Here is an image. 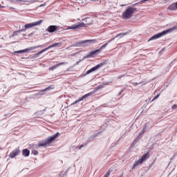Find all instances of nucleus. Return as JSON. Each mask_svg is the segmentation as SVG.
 I'll use <instances>...</instances> for the list:
<instances>
[{"label":"nucleus","mask_w":177,"mask_h":177,"mask_svg":"<svg viewBox=\"0 0 177 177\" xmlns=\"http://www.w3.org/2000/svg\"><path fill=\"white\" fill-rule=\"evenodd\" d=\"M149 153H147L145 154H144L140 158H139L138 160H136L133 167H132V169H135V168H136V167H138V165H140V164L143 163V161H146V160H147V158H149Z\"/></svg>","instance_id":"4"},{"label":"nucleus","mask_w":177,"mask_h":177,"mask_svg":"<svg viewBox=\"0 0 177 177\" xmlns=\"http://www.w3.org/2000/svg\"><path fill=\"white\" fill-rule=\"evenodd\" d=\"M101 133H102V131H100L91 135L88 139V142H91V140H93V139L97 138V136H99V135H100Z\"/></svg>","instance_id":"16"},{"label":"nucleus","mask_w":177,"mask_h":177,"mask_svg":"<svg viewBox=\"0 0 177 177\" xmlns=\"http://www.w3.org/2000/svg\"><path fill=\"white\" fill-rule=\"evenodd\" d=\"M80 62H81V60H80L79 62H77V64H80Z\"/></svg>","instance_id":"36"},{"label":"nucleus","mask_w":177,"mask_h":177,"mask_svg":"<svg viewBox=\"0 0 177 177\" xmlns=\"http://www.w3.org/2000/svg\"><path fill=\"white\" fill-rule=\"evenodd\" d=\"M136 12V8L133 7H129L123 13H122V17L123 19H131L132 16L133 15V13Z\"/></svg>","instance_id":"3"},{"label":"nucleus","mask_w":177,"mask_h":177,"mask_svg":"<svg viewBox=\"0 0 177 177\" xmlns=\"http://www.w3.org/2000/svg\"><path fill=\"white\" fill-rule=\"evenodd\" d=\"M111 171H108L106 174L104 176V177H109L110 176Z\"/></svg>","instance_id":"28"},{"label":"nucleus","mask_w":177,"mask_h":177,"mask_svg":"<svg viewBox=\"0 0 177 177\" xmlns=\"http://www.w3.org/2000/svg\"><path fill=\"white\" fill-rule=\"evenodd\" d=\"M32 154H34V156H37V154L39 153L38 151L37 150H32Z\"/></svg>","instance_id":"25"},{"label":"nucleus","mask_w":177,"mask_h":177,"mask_svg":"<svg viewBox=\"0 0 177 177\" xmlns=\"http://www.w3.org/2000/svg\"><path fill=\"white\" fill-rule=\"evenodd\" d=\"M176 108H177V104H174V105L171 106L172 110H175Z\"/></svg>","instance_id":"30"},{"label":"nucleus","mask_w":177,"mask_h":177,"mask_svg":"<svg viewBox=\"0 0 177 177\" xmlns=\"http://www.w3.org/2000/svg\"><path fill=\"white\" fill-rule=\"evenodd\" d=\"M104 63L98 64L95 66H93V68H91V69L87 71L86 72V74H91V73H93V71H96V70H99V68H100V67H102V66H104Z\"/></svg>","instance_id":"9"},{"label":"nucleus","mask_w":177,"mask_h":177,"mask_svg":"<svg viewBox=\"0 0 177 177\" xmlns=\"http://www.w3.org/2000/svg\"><path fill=\"white\" fill-rule=\"evenodd\" d=\"M97 41L96 39H87V40H83L78 42L80 45H84L85 44H96Z\"/></svg>","instance_id":"12"},{"label":"nucleus","mask_w":177,"mask_h":177,"mask_svg":"<svg viewBox=\"0 0 177 177\" xmlns=\"http://www.w3.org/2000/svg\"><path fill=\"white\" fill-rule=\"evenodd\" d=\"M125 35H128V32L119 33L115 36V38H122V37H125Z\"/></svg>","instance_id":"20"},{"label":"nucleus","mask_w":177,"mask_h":177,"mask_svg":"<svg viewBox=\"0 0 177 177\" xmlns=\"http://www.w3.org/2000/svg\"><path fill=\"white\" fill-rule=\"evenodd\" d=\"M121 6H127L126 4H122Z\"/></svg>","instance_id":"35"},{"label":"nucleus","mask_w":177,"mask_h":177,"mask_svg":"<svg viewBox=\"0 0 177 177\" xmlns=\"http://www.w3.org/2000/svg\"><path fill=\"white\" fill-rule=\"evenodd\" d=\"M20 153V148L18 147L15 149H14L10 153V158H15L16 156H19V153Z\"/></svg>","instance_id":"11"},{"label":"nucleus","mask_w":177,"mask_h":177,"mask_svg":"<svg viewBox=\"0 0 177 177\" xmlns=\"http://www.w3.org/2000/svg\"><path fill=\"white\" fill-rule=\"evenodd\" d=\"M59 30V26H55V25H51L49 26L47 28V30L48 32H55V31H57Z\"/></svg>","instance_id":"13"},{"label":"nucleus","mask_w":177,"mask_h":177,"mask_svg":"<svg viewBox=\"0 0 177 177\" xmlns=\"http://www.w3.org/2000/svg\"><path fill=\"white\" fill-rule=\"evenodd\" d=\"M167 9L168 10H177V1L169 6Z\"/></svg>","instance_id":"14"},{"label":"nucleus","mask_w":177,"mask_h":177,"mask_svg":"<svg viewBox=\"0 0 177 177\" xmlns=\"http://www.w3.org/2000/svg\"><path fill=\"white\" fill-rule=\"evenodd\" d=\"M0 8H2V6H1V4H0Z\"/></svg>","instance_id":"38"},{"label":"nucleus","mask_w":177,"mask_h":177,"mask_svg":"<svg viewBox=\"0 0 177 177\" xmlns=\"http://www.w3.org/2000/svg\"><path fill=\"white\" fill-rule=\"evenodd\" d=\"M42 23V20H39L32 23L27 24L24 26V28L21 29L19 31H23L24 32L26 30L32 28V27H35L37 26H39Z\"/></svg>","instance_id":"5"},{"label":"nucleus","mask_w":177,"mask_h":177,"mask_svg":"<svg viewBox=\"0 0 177 177\" xmlns=\"http://www.w3.org/2000/svg\"><path fill=\"white\" fill-rule=\"evenodd\" d=\"M88 20H91V19H90V18H86V19H84V21H85L86 23H88Z\"/></svg>","instance_id":"32"},{"label":"nucleus","mask_w":177,"mask_h":177,"mask_svg":"<svg viewBox=\"0 0 177 177\" xmlns=\"http://www.w3.org/2000/svg\"><path fill=\"white\" fill-rule=\"evenodd\" d=\"M146 131H147V124H145L144 127H143V128H142V129L140 131V132L139 133V134H138V138L140 137V136H142V135H143V133H145V132H146Z\"/></svg>","instance_id":"18"},{"label":"nucleus","mask_w":177,"mask_h":177,"mask_svg":"<svg viewBox=\"0 0 177 177\" xmlns=\"http://www.w3.org/2000/svg\"><path fill=\"white\" fill-rule=\"evenodd\" d=\"M22 155L24 156V157H28V156H30V150H28V149H23Z\"/></svg>","instance_id":"17"},{"label":"nucleus","mask_w":177,"mask_h":177,"mask_svg":"<svg viewBox=\"0 0 177 177\" xmlns=\"http://www.w3.org/2000/svg\"><path fill=\"white\" fill-rule=\"evenodd\" d=\"M109 45V43H106L104 45H102L99 49L93 50L90 53L89 55H88V57H91V56H93V55H96V53H99V52H102V49H104Z\"/></svg>","instance_id":"8"},{"label":"nucleus","mask_w":177,"mask_h":177,"mask_svg":"<svg viewBox=\"0 0 177 177\" xmlns=\"http://www.w3.org/2000/svg\"><path fill=\"white\" fill-rule=\"evenodd\" d=\"M115 39V37H113L112 39H111L108 42L107 44H110V42L114 41Z\"/></svg>","instance_id":"31"},{"label":"nucleus","mask_w":177,"mask_h":177,"mask_svg":"<svg viewBox=\"0 0 177 177\" xmlns=\"http://www.w3.org/2000/svg\"><path fill=\"white\" fill-rule=\"evenodd\" d=\"M122 77H125V75H121L118 76V78H122Z\"/></svg>","instance_id":"33"},{"label":"nucleus","mask_w":177,"mask_h":177,"mask_svg":"<svg viewBox=\"0 0 177 177\" xmlns=\"http://www.w3.org/2000/svg\"><path fill=\"white\" fill-rule=\"evenodd\" d=\"M82 147H84V145H81L79 147V149L81 150V149H82Z\"/></svg>","instance_id":"34"},{"label":"nucleus","mask_w":177,"mask_h":177,"mask_svg":"<svg viewBox=\"0 0 177 177\" xmlns=\"http://www.w3.org/2000/svg\"><path fill=\"white\" fill-rule=\"evenodd\" d=\"M19 32H23V31H20V30H17V31L13 32L12 35L15 37V35H17V34H19Z\"/></svg>","instance_id":"24"},{"label":"nucleus","mask_w":177,"mask_h":177,"mask_svg":"<svg viewBox=\"0 0 177 177\" xmlns=\"http://www.w3.org/2000/svg\"><path fill=\"white\" fill-rule=\"evenodd\" d=\"M174 30H177V26H174L173 28L165 30L159 33H157L152 36L148 41H153V39H158V38H161V37H164V35H167L169 32H172Z\"/></svg>","instance_id":"2"},{"label":"nucleus","mask_w":177,"mask_h":177,"mask_svg":"<svg viewBox=\"0 0 177 177\" xmlns=\"http://www.w3.org/2000/svg\"><path fill=\"white\" fill-rule=\"evenodd\" d=\"M60 46H62V43H55L46 48V49H47V50H49V49H51V48H60Z\"/></svg>","instance_id":"15"},{"label":"nucleus","mask_w":177,"mask_h":177,"mask_svg":"<svg viewBox=\"0 0 177 177\" xmlns=\"http://www.w3.org/2000/svg\"><path fill=\"white\" fill-rule=\"evenodd\" d=\"M92 93H93L91 92L87 94H85L84 95H83L82 97H81L80 98L75 101L73 103H72V105L77 104V103H80V102H82V100H84V99H86V97H89V96H92Z\"/></svg>","instance_id":"10"},{"label":"nucleus","mask_w":177,"mask_h":177,"mask_svg":"<svg viewBox=\"0 0 177 177\" xmlns=\"http://www.w3.org/2000/svg\"><path fill=\"white\" fill-rule=\"evenodd\" d=\"M12 2H26V0H12Z\"/></svg>","instance_id":"26"},{"label":"nucleus","mask_w":177,"mask_h":177,"mask_svg":"<svg viewBox=\"0 0 177 177\" xmlns=\"http://www.w3.org/2000/svg\"><path fill=\"white\" fill-rule=\"evenodd\" d=\"M46 50H48V48H44L43 50L35 54L34 57H39V55H42V53H44V52H46Z\"/></svg>","instance_id":"19"},{"label":"nucleus","mask_w":177,"mask_h":177,"mask_svg":"<svg viewBox=\"0 0 177 177\" xmlns=\"http://www.w3.org/2000/svg\"><path fill=\"white\" fill-rule=\"evenodd\" d=\"M86 26H91V23L84 24V22L77 23L68 27L70 30H75L77 28H81L82 27H86Z\"/></svg>","instance_id":"6"},{"label":"nucleus","mask_w":177,"mask_h":177,"mask_svg":"<svg viewBox=\"0 0 177 177\" xmlns=\"http://www.w3.org/2000/svg\"><path fill=\"white\" fill-rule=\"evenodd\" d=\"M121 93H122V91H120V94H119V95H121Z\"/></svg>","instance_id":"37"},{"label":"nucleus","mask_w":177,"mask_h":177,"mask_svg":"<svg viewBox=\"0 0 177 177\" xmlns=\"http://www.w3.org/2000/svg\"><path fill=\"white\" fill-rule=\"evenodd\" d=\"M139 142V139L136 138V140H133V143L131 144V147H134L135 145Z\"/></svg>","instance_id":"23"},{"label":"nucleus","mask_w":177,"mask_h":177,"mask_svg":"<svg viewBox=\"0 0 177 177\" xmlns=\"http://www.w3.org/2000/svg\"><path fill=\"white\" fill-rule=\"evenodd\" d=\"M158 97H160V94H158L156 97H154L153 99L151 102H154V100H156V99H158Z\"/></svg>","instance_id":"27"},{"label":"nucleus","mask_w":177,"mask_h":177,"mask_svg":"<svg viewBox=\"0 0 177 177\" xmlns=\"http://www.w3.org/2000/svg\"><path fill=\"white\" fill-rule=\"evenodd\" d=\"M49 89H53V88L51 87V86L44 88V90H42L40 93L41 95H44V93H45V92H46V91H49Z\"/></svg>","instance_id":"22"},{"label":"nucleus","mask_w":177,"mask_h":177,"mask_svg":"<svg viewBox=\"0 0 177 177\" xmlns=\"http://www.w3.org/2000/svg\"><path fill=\"white\" fill-rule=\"evenodd\" d=\"M63 64H66V62H61V63L57 64L56 65L50 67V70H55L56 68L59 67V66H62Z\"/></svg>","instance_id":"21"},{"label":"nucleus","mask_w":177,"mask_h":177,"mask_svg":"<svg viewBox=\"0 0 177 177\" xmlns=\"http://www.w3.org/2000/svg\"><path fill=\"white\" fill-rule=\"evenodd\" d=\"M140 84H142V82L138 83V82H134L133 84L134 86H136L137 85H140Z\"/></svg>","instance_id":"29"},{"label":"nucleus","mask_w":177,"mask_h":177,"mask_svg":"<svg viewBox=\"0 0 177 177\" xmlns=\"http://www.w3.org/2000/svg\"><path fill=\"white\" fill-rule=\"evenodd\" d=\"M38 48H44V45L31 46L24 50H17L15 53H27L29 50H35V49H38Z\"/></svg>","instance_id":"7"},{"label":"nucleus","mask_w":177,"mask_h":177,"mask_svg":"<svg viewBox=\"0 0 177 177\" xmlns=\"http://www.w3.org/2000/svg\"><path fill=\"white\" fill-rule=\"evenodd\" d=\"M59 136H60V133L57 132V133L48 137L47 139L39 142L38 144L39 147H44L45 146H48L49 143H52L53 140H55L57 138H59Z\"/></svg>","instance_id":"1"}]
</instances>
